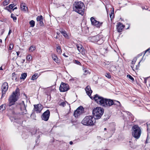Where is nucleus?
<instances>
[{"instance_id":"17","label":"nucleus","mask_w":150,"mask_h":150,"mask_svg":"<svg viewBox=\"0 0 150 150\" xmlns=\"http://www.w3.org/2000/svg\"><path fill=\"white\" fill-rule=\"evenodd\" d=\"M124 26L121 23L119 22L117 26V29L119 32H121L124 28Z\"/></svg>"},{"instance_id":"4","label":"nucleus","mask_w":150,"mask_h":150,"mask_svg":"<svg viewBox=\"0 0 150 150\" xmlns=\"http://www.w3.org/2000/svg\"><path fill=\"white\" fill-rule=\"evenodd\" d=\"M95 119L94 117L92 116H86L83 119L81 123L85 125L93 126L96 122Z\"/></svg>"},{"instance_id":"36","label":"nucleus","mask_w":150,"mask_h":150,"mask_svg":"<svg viewBox=\"0 0 150 150\" xmlns=\"http://www.w3.org/2000/svg\"><path fill=\"white\" fill-rule=\"evenodd\" d=\"M127 76L128 77L129 79H130L132 81H134V79L130 75H127Z\"/></svg>"},{"instance_id":"47","label":"nucleus","mask_w":150,"mask_h":150,"mask_svg":"<svg viewBox=\"0 0 150 150\" xmlns=\"http://www.w3.org/2000/svg\"><path fill=\"white\" fill-rule=\"evenodd\" d=\"M147 78H144V83H146L147 82Z\"/></svg>"},{"instance_id":"57","label":"nucleus","mask_w":150,"mask_h":150,"mask_svg":"<svg viewBox=\"0 0 150 150\" xmlns=\"http://www.w3.org/2000/svg\"><path fill=\"white\" fill-rule=\"evenodd\" d=\"M3 69H2V67H1L0 68V70H2Z\"/></svg>"},{"instance_id":"64","label":"nucleus","mask_w":150,"mask_h":150,"mask_svg":"<svg viewBox=\"0 0 150 150\" xmlns=\"http://www.w3.org/2000/svg\"><path fill=\"white\" fill-rule=\"evenodd\" d=\"M130 26H129V27L127 29H128L129 28V27Z\"/></svg>"},{"instance_id":"54","label":"nucleus","mask_w":150,"mask_h":150,"mask_svg":"<svg viewBox=\"0 0 150 150\" xmlns=\"http://www.w3.org/2000/svg\"><path fill=\"white\" fill-rule=\"evenodd\" d=\"M5 94H5H4V93H3L2 92V96H4Z\"/></svg>"},{"instance_id":"9","label":"nucleus","mask_w":150,"mask_h":150,"mask_svg":"<svg viewBox=\"0 0 150 150\" xmlns=\"http://www.w3.org/2000/svg\"><path fill=\"white\" fill-rule=\"evenodd\" d=\"M84 109L81 106L79 107L74 112V115L75 117L78 118L79 116L84 113Z\"/></svg>"},{"instance_id":"5","label":"nucleus","mask_w":150,"mask_h":150,"mask_svg":"<svg viewBox=\"0 0 150 150\" xmlns=\"http://www.w3.org/2000/svg\"><path fill=\"white\" fill-rule=\"evenodd\" d=\"M141 134V130L138 125L133 126L132 128V134L135 138L138 139L140 137Z\"/></svg>"},{"instance_id":"15","label":"nucleus","mask_w":150,"mask_h":150,"mask_svg":"<svg viewBox=\"0 0 150 150\" xmlns=\"http://www.w3.org/2000/svg\"><path fill=\"white\" fill-rule=\"evenodd\" d=\"M35 110L37 113H40L42 109V106L41 104L35 105H34Z\"/></svg>"},{"instance_id":"27","label":"nucleus","mask_w":150,"mask_h":150,"mask_svg":"<svg viewBox=\"0 0 150 150\" xmlns=\"http://www.w3.org/2000/svg\"><path fill=\"white\" fill-rule=\"evenodd\" d=\"M6 105H2L0 106V112H2L6 109Z\"/></svg>"},{"instance_id":"28","label":"nucleus","mask_w":150,"mask_h":150,"mask_svg":"<svg viewBox=\"0 0 150 150\" xmlns=\"http://www.w3.org/2000/svg\"><path fill=\"white\" fill-rule=\"evenodd\" d=\"M38 73H35L33 75L31 79L33 80H35L38 78Z\"/></svg>"},{"instance_id":"46","label":"nucleus","mask_w":150,"mask_h":150,"mask_svg":"<svg viewBox=\"0 0 150 150\" xmlns=\"http://www.w3.org/2000/svg\"><path fill=\"white\" fill-rule=\"evenodd\" d=\"M9 8H9V7L8 6H6L5 8V9H6V10H7L8 11V10H9V9H10Z\"/></svg>"},{"instance_id":"61","label":"nucleus","mask_w":150,"mask_h":150,"mask_svg":"<svg viewBox=\"0 0 150 150\" xmlns=\"http://www.w3.org/2000/svg\"><path fill=\"white\" fill-rule=\"evenodd\" d=\"M104 130H106V128H105L104 129Z\"/></svg>"},{"instance_id":"49","label":"nucleus","mask_w":150,"mask_h":150,"mask_svg":"<svg viewBox=\"0 0 150 150\" xmlns=\"http://www.w3.org/2000/svg\"><path fill=\"white\" fill-rule=\"evenodd\" d=\"M63 55L65 57H68V55H67L65 54V53H64L63 54Z\"/></svg>"},{"instance_id":"42","label":"nucleus","mask_w":150,"mask_h":150,"mask_svg":"<svg viewBox=\"0 0 150 150\" xmlns=\"http://www.w3.org/2000/svg\"><path fill=\"white\" fill-rule=\"evenodd\" d=\"M15 6V5L14 4H10L8 6L10 8L12 9Z\"/></svg>"},{"instance_id":"24","label":"nucleus","mask_w":150,"mask_h":150,"mask_svg":"<svg viewBox=\"0 0 150 150\" xmlns=\"http://www.w3.org/2000/svg\"><path fill=\"white\" fill-rule=\"evenodd\" d=\"M113 105H116L118 106H120L121 104L120 102L116 100H113Z\"/></svg>"},{"instance_id":"25","label":"nucleus","mask_w":150,"mask_h":150,"mask_svg":"<svg viewBox=\"0 0 150 150\" xmlns=\"http://www.w3.org/2000/svg\"><path fill=\"white\" fill-rule=\"evenodd\" d=\"M32 57L30 54H28L27 55L26 57V60L28 62H30L32 61Z\"/></svg>"},{"instance_id":"35","label":"nucleus","mask_w":150,"mask_h":150,"mask_svg":"<svg viewBox=\"0 0 150 150\" xmlns=\"http://www.w3.org/2000/svg\"><path fill=\"white\" fill-rule=\"evenodd\" d=\"M11 18H13L14 21L16 22L17 20V18L14 15L13 13H11Z\"/></svg>"},{"instance_id":"21","label":"nucleus","mask_w":150,"mask_h":150,"mask_svg":"<svg viewBox=\"0 0 150 150\" xmlns=\"http://www.w3.org/2000/svg\"><path fill=\"white\" fill-rule=\"evenodd\" d=\"M110 71H114L116 70V66L113 64V62H111L110 64Z\"/></svg>"},{"instance_id":"56","label":"nucleus","mask_w":150,"mask_h":150,"mask_svg":"<svg viewBox=\"0 0 150 150\" xmlns=\"http://www.w3.org/2000/svg\"><path fill=\"white\" fill-rule=\"evenodd\" d=\"M55 38H56V39H58V38H58V37L57 36H56L55 37Z\"/></svg>"},{"instance_id":"62","label":"nucleus","mask_w":150,"mask_h":150,"mask_svg":"<svg viewBox=\"0 0 150 150\" xmlns=\"http://www.w3.org/2000/svg\"><path fill=\"white\" fill-rule=\"evenodd\" d=\"M62 6H64H64H65V5H64V4H63V5H62Z\"/></svg>"},{"instance_id":"8","label":"nucleus","mask_w":150,"mask_h":150,"mask_svg":"<svg viewBox=\"0 0 150 150\" xmlns=\"http://www.w3.org/2000/svg\"><path fill=\"white\" fill-rule=\"evenodd\" d=\"M15 105L16 108L21 111V112L18 113L17 112L16 114H23L27 111L26 107L23 101H22L21 102L17 103L15 104Z\"/></svg>"},{"instance_id":"7","label":"nucleus","mask_w":150,"mask_h":150,"mask_svg":"<svg viewBox=\"0 0 150 150\" xmlns=\"http://www.w3.org/2000/svg\"><path fill=\"white\" fill-rule=\"evenodd\" d=\"M104 113V110L100 107H97L93 110V114L96 119H99Z\"/></svg>"},{"instance_id":"43","label":"nucleus","mask_w":150,"mask_h":150,"mask_svg":"<svg viewBox=\"0 0 150 150\" xmlns=\"http://www.w3.org/2000/svg\"><path fill=\"white\" fill-rule=\"evenodd\" d=\"M139 68V66L136 65L135 67H134V68L132 69L134 70L135 71L136 70H137Z\"/></svg>"},{"instance_id":"40","label":"nucleus","mask_w":150,"mask_h":150,"mask_svg":"<svg viewBox=\"0 0 150 150\" xmlns=\"http://www.w3.org/2000/svg\"><path fill=\"white\" fill-rule=\"evenodd\" d=\"M105 76L108 79H110L111 78V75L109 73H106L105 74Z\"/></svg>"},{"instance_id":"45","label":"nucleus","mask_w":150,"mask_h":150,"mask_svg":"<svg viewBox=\"0 0 150 150\" xmlns=\"http://www.w3.org/2000/svg\"><path fill=\"white\" fill-rule=\"evenodd\" d=\"M147 52H150V47L145 51V53Z\"/></svg>"},{"instance_id":"29","label":"nucleus","mask_w":150,"mask_h":150,"mask_svg":"<svg viewBox=\"0 0 150 150\" xmlns=\"http://www.w3.org/2000/svg\"><path fill=\"white\" fill-rule=\"evenodd\" d=\"M52 58L53 60L57 63H59L58 59L56 55H52Z\"/></svg>"},{"instance_id":"48","label":"nucleus","mask_w":150,"mask_h":150,"mask_svg":"<svg viewBox=\"0 0 150 150\" xmlns=\"http://www.w3.org/2000/svg\"><path fill=\"white\" fill-rule=\"evenodd\" d=\"M20 53V52H19V51L16 52L17 55L18 56L19 55V54Z\"/></svg>"},{"instance_id":"14","label":"nucleus","mask_w":150,"mask_h":150,"mask_svg":"<svg viewBox=\"0 0 150 150\" xmlns=\"http://www.w3.org/2000/svg\"><path fill=\"white\" fill-rule=\"evenodd\" d=\"M85 90L88 96L91 98V97H94V96H91V93L92 92V91L91 89L90 86H87L86 87Z\"/></svg>"},{"instance_id":"22","label":"nucleus","mask_w":150,"mask_h":150,"mask_svg":"<svg viewBox=\"0 0 150 150\" xmlns=\"http://www.w3.org/2000/svg\"><path fill=\"white\" fill-rule=\"evenodd\" d=\"M127 114L128 115V117L129 120L131 121H132L134 120V117L133 115L130 112H128Z\"/></svg>"},{"instance_id":"33","label":"nucleus","mask_w":150,"mask_h":150,"mask_svg":"<svg viewBox=\"0 0 150 150\" xmlns=\"http://www.w3.org/2000/svg\"><path fill=\"white\" fill-rule=\"evenodd\" d=\"M30 25V27H33L35 25V22L33 20H31L29 22Z\"/></svg>"},{"instance_id":"26","label":"nucleus","mask_w":150,"mask_h":150,"mask_svg":"<svg viewBox=\"0 0 150 150\" xmlns=\"http://www.w3.org/2000/svg\"><path fill=\"white\" fill-rule=\"evenodd\" d=\"M137 59L136 58H134L133 60L131 62V67L132 69H133L134 68V64L137 61Z\"/></svg>"},{"instance_id":"10","label":"nucleus","mask_w":150,"mask_h":150,"mask_svg":"<svg viewBox=\"0 0 150 150\" xmlns=\"http://www.w3.org/2000/svg\"><path fill=\"white\" fill-rule=\"evenodd\" d=\"M69 89L68 85L63 82L61 83L59 88L60 92H65L67 91Z\"/></svg>"},{"instance_id":"16","label":"nucleus","mask_w":150,"mask_h":150,"mask_svg":"<svg viewBox=\"0 0 150 150\" xmlns=\"http://www.w3.org/2000/svg\"><path fill=\"white\" fill-rule=\"evenodd\" d=\"M38 21H39V24L40 26H43L44 23L43 22V18L42 15L38 16L36 18Z\"/></svg>"},{"instance_id":"34","label":"nucleus","mask_w":150,"mask_h":150,"mask_svg":"<svg viewBox=\"0 0 150 150\" xmlns=\"http://www.w3.org/2000/svg\"><path fill=\"white\" fill-rule=\"evenodd\" d=\"M10 2V0H5L3 2V5L6 6Z\"/></svg>"},{"instance_id":"44","label":"nucleus","mask_w":150,"mask_h":150,"mask_svg":"<svg viewBox=\"0 0 150 150\" xmlns=\"http://www.w3.org/2000/svg\"><path fill=\"white\" fill-rule=\"evenodd\" d=\"M66 105V103L64 102H63L60 103L59 104V105L63 107H64Z\"/></svg>"},{"instance_id":"12","label":"nucleus","mask_w":150,"mask_h":150,"mask_svg":"<svg viewBox=\"0 0 150 150\" xmlns=\"http://www.w3.org/2000/svg\"><path fill=\"white\" fill-rule=\"evenodd\" d=\"M50 116V111L49 110H47L42 114L41 117L42 120L45 121H47L49 119Z\"/></svg>"},{"instance_id":"11","label":"nucleus","mask_w":150,"mask_h":150,"mask_svg":"<svg viewBox=\"0 0 150 150\" xmlns=\"http://www.w3.org/2000/svg\"><path fill=\"white\" fill-rule=\"evenodd\" d=\"M91 21L92 24L98 28H100L103 24L102 22L97 21L93 17L91 18Z\"/></svg>"},{"instance_id":"39","label":"nucleus","mask_w":150,"mask_h":150,"mask_svg":"<svg viewBox=\"0 0 150 150\" xmlns=\"http://www.w3.org/2000/svg\"><path fill=\"white\" fill-rule=\"evenodd\" d=\"M83 72H84V73L83 74L85 75H87V74H88L89 73L88 71L86 69H83Z\"/></svg>"},{"instance_id":"53","label":"nucleus","mask_w":150,"mask_h":150,"mask_svg":"<svg viewBox=\"0 0 150 150\" xmlns=\"http://www.w3.org/2000/svg\"><path fill=\"white\" fill-rule=\"evenodd\" d=\"M73 142H72V141H70V142H69V144H70L71 145L73 144Z\"/></svg>"},{"instance_id":"18","label":"nucleus","mask_w":150,"mask_h":150,"mask_svg":"<svg viewBox=\"0 0 150 150\" xmlns=\"http://www.w3.org/2000/svg\"><path fill=\"white\" fill-rule=\"evenodd\" d=\"M76 47L78 50L79 52L83 54L84 52V49L83 46L81 45H77Z\"/></svg>"},{"instance_id":"50","label":"nucleus","mask_w":150,"mask_h":150,"mask_svg":"<svg viewBox=\"0 0 150 150\" xmlns=\"http://www.w3.org/2000/svg\"><path fill=\"white\" fill-rule=\"evenodd\" d=\"M146 8H145L144 7V8H143V7H142V8L143 9H145V10H147L148 9L147 7V6H146Z\"/></svg>"},{"instance_id":"59","label":"nucleus","mask_w":150,"mask_h":150,"mask_svg":"<svg viewBox=\"0 0 150 150\" xmlns=\"http://www.w3.org/2000/svg\"><path fill=\"white\" fill-rule=\"evenodd\" d=\"M57 35H59L60 34V33L58 32H57Z\"/></svg>"},{"instance_id":"51","label":"nucleus","mask_w":150,"mask_h":150,"mask_svg":"<svg viewBox=\"0 0 150 150\" xmlns=\"http://www.w3.org/2000/svg\"><path fill=\"white\" fill-rule=\"evenodd\" d=\"M11 30H9V32H8V35L10 34L11 33Z\"/></svg>"},{"instance_id":"1","label":"nucleus","mask_w":150,"mask_h":150,"mask_svg":"<svg viewBox=\"0 0 150 150\" xmlns=\"http://www.w3.org/2000/svg\"><path fill=\"white\" fill-rule=\"evenodd\" d=\"M92 100H94L98 104L106 108H109L113 105V100L105 98L96 94L93 97H91Z\"/></svg>"},{"instance_id":"6","label":"nucleus","mask_w":150,"mask_h":150,"mask_svg":"<svg viewBox=\"0 0 150 150\" xmlns=\"http://www.w3.org/2000/svg\"><path fill=\"white\" fill-rule=\"evenodd\" d=\"M89 40L92 42L96 43L98 45H101L104 41V38L103 35H98L89 38Z\"/></svg>"},{"instance_id":"3","label":"nucleus","mask_w":150,"mask_h":150,"mask_svg":"<svg viewBox=\"0 0 150 150\" xmlns=\"http://www.w3.org/2000/svg\"><path fill=\"white\" fill-rule=\"evenodd\" d=\"M85 6L81 1L75 2L74 4L73 10L78 13L83 15L84 13Z\"/></svg>"},{"instance_id":"30","label":"nucleus","mask_w":150,"mask_h":150,"mask_svg":"<svg viewBox=\"0 0 150 150\" xmlns=\"http://www.w3.org/2000/svg\"><path fill=\"white\" fill-rule=\"evenodd\" d=\"M57 51L59 54H61L62 50L60 46H58L57 47Z\"/></svg>"},{"instance_id":"63","label":"nucleus","mask_w":150,"mask_h":150,"mask_svg":"<svg viewBox=\"0 0 150 150\" xmlns=\"http://www.w3.org/2000/svg\"><path fill=\"white\" fill-rule=\"evenodd\" d=\"M141 61V60L139 62V63H140V62Z\"/></svg>"},{"instance_id":"55","label":"nucleus","mask_w":150,"mask_h":150,"mask_svg":"<svg viewBox=\"0 0 150 150\" xmlns=\"http://www.w3.org/2000/svg\"><path fill=\"white\" fill-rule=\"evenodd\" d=\"M8 11L10 13H11L12 12L11 10V9H9V10H8Z\"/></svg>"},{"instance_id":"20","label":"nucleus","mask_w":150,"mask_h":150,"mask_svg":"<svg viewBox=\"0 0 150 150\" xmlns=\"http://www.w3.org/2000/svg\"><path fill=\"white\" fill-rule=\"evenodd\" d=\"M13 80H14L16 81H18L19 79V75H17L15 72H13L12 74Z\"/></svg>"},{"instance_id":"52","label":"nucleus","mask_w":150,"mask_h":150,"mask_svg":"<svg viewBox=\"0 0 150 150\" xmlns=\"http://www.w3.org/2000/svg\"><path fill=\"white\" fill-rule=\"evenodd\" d=\"M17 9V7H16L15 8H14L13 9V11L15 9Z\"/></svg>"},{"instance_id":"13","label":"nucleus","mask_w":150,"mask_h":150,"mask_svg":"<svg viewBox=\"0 0 150 150\" xmlns=\"http://www.w3.org/2000/svg\"><path fill=\"white\" fill-rule=\"evenodd\" d=\"M8 83L6 82L4 83L1 86L2 92L4 94L6 93V92L8 90Z\"/></svg>"},{"instance_id":"23","label":"nucleus","mask_w":150,"mask_h":150,"mask_svg":"<svg viewBox=\"0 0 150 150\" xmlns=\"http://www.w3.org/2000/svg\"><path fill=\"white\" fill-rule=\"evenodd\" d=\"M60 33L63 35V36L66 38H68V35L66 31H60Z\"/></svg>"},{"instance_id":"2","label":"nucleus","mask_w":150,"mask_h":150,"mask_svg":"<svg viewBox=\"0 0 150 150\" xmlns=\"http://www.w3.org/2000/svg\"><path fill=\"white\" fill-rule=\"evenodd\" d=\"M20 90L18 88H16L15 91L13 92L11 95L9 96L8 99L9 102L8 105L11 106L15 104V102L18 99V94H19Z\"/></svg>"},{"instance_id":"32","label":"nucleus","mask_w":150,"mask_h":150,"mask_svg":"<svg viewBox=\"0 0 150 150\" xmlns=\"http://www.w3.org/2000/svg\"><path fill=\"white\" fill-rule=\"evenodd\" d=\"M21 76L20 77V79H25L26 77L27 76V73H23L21 75Z\"/></svg>"},{"instance_id":"37","label":"nucleus","mask_w":150,"mask_h":150,"mask_svg":"<svg viewBox=\"0 0 150 150\" xmlns=\"http://www.w3.org/2000/svg\"><path fill=\"white\" fill-rule=\"evenodd\" d=\"M114 10H113L112 11L110 14V18L111 20H112V18H113V16H114Z\"/></svg>"},{"instance_id":"19","label":"nucleus","mask_w":150,"mask_h":150,"mask_svg":"<svg viewBox=\"0 0 150 150\" xmlns=\"http://www.w3.org/2000/svg\"><path fill=\"white\" fill-rule=\"evenodd\" d=\"M20 8L21 10L24 11H26V9H28V7L26 6V4L21 2Z\"/></svg>"},{"instance_id":"38","label":"nucleus","mask_w":150,"mask_h":150,"mask_svg":"<svg viewBox=\"0 0 150 150\" xmlns=\"http://www.w3.org/2000/svg\"><path fill=\"white\" fill-rule=\"evenodd\" d=\"M13 47V43H11L9 45V49L10 50H12Z\"/></svg>"},{"instance_id":"58","label":"nucleus","mask_w":150,"mask_h":150,"mask_svg":"<svg viewBox=\"0 0 150 150\" xmlns=\"http://www.w3.org/2000/svg\"><path fill=\"white\" fill-rule=\"evenodd\" d=\"M2 40L1 39H0V42L2 43Z\"/></svg>"},{"instance_id":"31","label":"nucleus","mask_w":150,"mask_h":150,"mask_svg":"<svg viewBox=\"0 0 150 150\" xmlns=\"http://www.w3.org/2000/svg\"><path fill=\"white\" fill-rule=\"evenodd\" d=\"M36 49V47L33 45L31 46L29 48V50L30 52H33Z\"/></svg>"},{"instance_id":"60","label":"nucleus","mask_w":150,"mask_h":150,"mask_svg":"<svg viewBox=\"0 0 150 150\" xmlns=\"http://www.w3.org/2000/svg\"><path fill=\"white\" fill-rule=\"evenodd\" d=\"M23 63L25 61V59H23Z\"/></svg>"},{"instance_id":"41","label":"nucleus","mask_w":150,"mask_h":150,"mask_svg":"<svg viewBox=\"0 0 150 150\" xmlns=\"http://www.w3.org/2000/svg\"><path fill=\"white\" fill-rule=\"evenodd\" d=\"M74 63L77 64H78V65H81V64L80 62L79 61H77V60H75L74 61Z\"/></svg>"}]
</instances>
